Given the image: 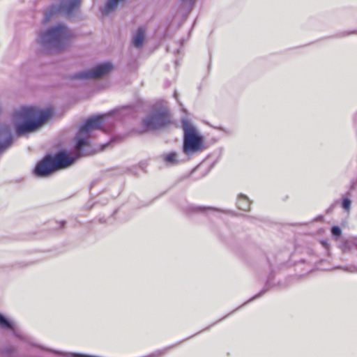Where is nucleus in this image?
Listing matches in <instances>:
<instances>
[{"label": "nucleus", "instance_id": "1", "mask_svg": "<svg viewBox=\"0 0 357 357\" xmlns=\"http://www.w3.org/2000/svg\"><path fill=\"white\" fill-rule=\"evenodd\" d=\"M52 115L48 108L39 109L36 107H23L13 113V119L16 126L17 133L24 135L36 130Z\"/></svg>", "mask_w": 357, "mask_h": 357}, {"label": "nucleus", "instance_id": "2", "mask_svg": "<svg viewBox=\"0 0 357 357\" xmlns=\"http://www.w3.org/2000/svg\"><path fill=\"white\" fill-rule=\"evenodd\" d=\"M75 158H69L66 152H61L56 156L46 155L36 165L34 173L38 176H46L52 172L70 166Z\"/></svg>", "mask_w": 357, "mask_h": 357}, {"label": "nucleus", "instance_id": "3", "mask_svg": "<svg viewBox=\"0 0 357 357\" xmlns=\"http://www.w3.org/2000/svg\"><path fill=\"white\" fill-rule=\"evenodd\" d=\"M67 35L66 27L63 24H58L42 33L39 36V42L50 51L59 50L63 47Z\"/></svg>", "mask_w": 357, "mask_h": 357}, {"label": "nucleus", "instance_id": "4", "mask_svg": "<svg viewBox=\"0 0 357 357\" xmlns=\"http://www.w3.org/2000/svg\"><path fill=\"white\" fill-rule=\"evenodd\" d=\"M184 130L183 151L192 154L202 150L203 140L195 128L187 120H183Z\"/></svg>", "mask_w": 357, "mask_h": 357}, {"label": "nucleus", "instance_id": "5", "mask_svg": "<svg viewBox=\"0 0 357 357\" xmlns=\"http://www.w3.org/2000/svg\"><path fill=\"white\" fill-rule=\"evenodd\" d=\"M103 122V116L99 115L89 118L82 123L79 129V134L76 137V148L79 149L86 144V139L81 135H86L93 129L98 128Z\"/></svg>", "mask_w": 357, "mask_h": 357}, {"label": "nucleus", "instance_id": "6", "mask_svg": "<svg viewBox=\"0 0 357 357\" xmlns=\"http://www.w3.org/2000/svg\"><path fill=\"white\" fill-rule=\"evenodd\" d=\"M168 121V114L165 111L157 112L144 121L146 130H153L164 126Z\"/></svg>", "mask_w": 357, "mask_h": 357}, {"label": "nucleus", "instance_id": "7", "mask_svg": "<svg viewBox=\"0 0 357 357\" xmlns=\"http://www.w3.org/2000/svg\"><path fill=\"white\" fill-rule=\"evenodd\" d=\"M112 69V65L110 63H105L96 66L92 70L83 72L75 75L77 79H90L97 78L107 75Z\"/></svg>", "mask_w": 357, "mask_h": 357}, {"label": "nucleus", "instance_id": "8", "mask_svg": "<svg viewBox=\"0 0 357 357\" xmlns=\"http://www.w3.org/2000/svg\"><path fill=\"white\" fill-rule=\"evenodd\" d=\"M112 69V65L110 63H105L96 66L92 70L83 72L75 75L77 79H90L97 78L107 75Z\"/></svg>", "mask_w": 357, "mask_h": 357}, {"label": "nucleus", "instance_id": "9", "mask_svg": "<svg viewBox=\"0 0 357 357\" xmlns=\"http://www.w3.org/2000/svg\"><path fill=\"white\" fill-rule=\"evenodd\" d=\"M144 40V30L143 29H139L137 33L134 36L133 38V44L135 46L139 47L142 46V43Z\"/></svg>", "mask_w": 357, "mask_h": 357}, {"label": "nucleus", "instance_id": "10", "mask_svg": "<svg viewBox=\"0 0 357 357\" xmlns=\"http://www.w3.org/2000/svg\"><path fill=\"white\" fill-rule=\"evenodd\" d=\"M80 0H66L64 8L67 13L71 12L74 8H77L79 4Z\"/></svg>", "mask_w": 357, "mask_h": 357}, {"label": "nucleus", "instance_id": "11", "mask_svg": "<svg viewBox=\"0 0 357 357\" xmlns=\"http://www.w3.org/2000/svg\"><path fill=\"white\" fill-rule=\"evenodd\" d=\"M0 326L4 328H13V324L9 321L5 317L0 314Z\"/></svg>", "mask_w": 357, "mask_h": 357}, {"label": "nucleus", "instance_id": "12", "mask_svg": "<svg viewBox=\"0 0 357 357\" xmlns=\"http://www.w3.org/2000/svg\"><path fill=\"white\" fill-rule=\"evenodd\" d=\"M165 160L168 164H174L176 162V154L174 153H169L165 157Z\"/></svg>", "mask_w": 357, "mask_h": 357}, {"label": "nucleus", "instance_id": "13", "mask_svg": "<svg viewBox=\"0 0 357 357\" xmlns=\"http://www.w3.org/2000/svg\"><path fill=\"white\" fill-rule=\"evenodd\" d=\"M59 12L58 9H51L46 13L44 20L47 21L50 17L55 15Z\"/></svg>", "mask_w": 357, "mask_h": 357}, {"label": "nucleus", "instance_id": "14", "mask_svg": "<svg viewBox=\"0 0 357 357\" xmlns=\"http://www.w3.org/2000/svg\"><path fill=\"white\" fill-rule=\"evenodd\" d=\"M342 206L346 210L349 211L351 206V201L347 198L344 199Z\"/></svg>", "mask_w": 357, "mask_h": 357}, {"label": "nucleus", "instance_id": "15", "mask_svg": "<svg viewBox=\"0 0 357 357\" xmlns=\"http://www.w3.org/2000/svg\"><path fill=\"white\" fill-rule=\"evenodd\" d=\"M332 234L335 236H339L341 234V229L337 226H334L332 228Z\"/></svg>", "mask_w": 357, "mask_h": 357}]
</instances>
